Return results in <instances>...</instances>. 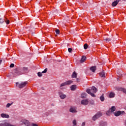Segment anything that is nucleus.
<instances>
[{
    "label": "nucleus",
    "mask_w": 126,
    "mask_h": 126,
    "mask_svg": "<svg viewBox=\"0 0 126 126\" xmlns=\"http://www.w3.org/2000/svg\"><path fill=\"white\" fill-rule=\"evenodd\" d=\"M111 40V38H106L104 39V41H105V42H110Z\"/></svg>",
    "instance_id": "31"
},
{
    "label": "nucleus",
    "mask_w": 126,
    "mask_h": 126,
    "mask_svg": "<svg viewBox=\"0 0 126 126\" xmlns=\"http://www.w3.org/2000/svg\"><path fill=\"white\" fill-rule=\"evenodd\" d=\"M47 71H48V69L47 68H45L44 69V70L42 72V73H46V72H47Z\"/></svg>",
    "instance_id": "32"
},
{
    "label": "nucleus",
    "mask_w": 126,
    "mask_h": 126,
    "mask_svg": "<svg viewBox=\"0 0 126 126\" xmlns=\"http://www.w3.org/2000/svg\"><path fill=\"white\" fill-rule=\"evenodd\" d=\"M115 97V93H110L109 94V98H114Z\"/></svg>",
    "instance_id": "22"
},
{
    "label": "nucleus",
    "mask_w": 126,
    "mask_h": 126,
    "mask_svg": "<svg viewBox=\"0 0 126 126\" xmlns=\"http://www.w3.org/2000/svg\"><path fill=\"white\" fill-rule=\"evenodd\" d=\"M1 117L2 118H6V119H8V118H9V115L4 113H2L1 114Z\"/></svg>",
    "instance_id": "13"
},
{
    "label": "nucleus",
    "mask_w": 126,
    "mask_h": 126,
    "mask_svg": "<svg viewBox=\"0 0 126 126\" xmlns=\"http://www.w3.org/2000/svg\"><path fill=\"white\" fill-rule=\"evenodd\" d=\"M87 96V94L85 93H83L82 94H81V97L82 98H86Z\"/></svg>",
    "instance_id": "24"
},
{
    "label": "nucleus",
    "mask_w": 126,
    "mask_h": 126,
    "mask_svg": "<svg viewBox=\"0 0 126 126\" xmlns=\"http://www.w3.org/2000/svg\"><path fill=\"white\" fill-rule=\"evenodd\" d=\"M68 51L69 53H71V52H72V49L68 48Z\"/></svg>",
    "instance_id": "35"
},
{
    "label": "nucleus",
    "mask_w": 126,
    "mask_h": 126,
    "mask_svg": "<svg viewBox=\"0 0 126 126\" xmlns=\"http://www.w3.org/2000/svg\"><path fill=\"white\" fill-rule=\"evenodd\" d=\"M70 89H71V90L72 91H74V90L75 89H76V85H72L71 87H70Z\"/></svg>",
    "instance_id": "16"
},
{
    "label": "nucleus",
    "mask_w": 126,
    "mask_h": 126,
    "mask_svg": "<svg viewBox=\"0 0 126 126\" xmlns=\"http://www.w3.org/2000/svg\"><path fill=\"white\" fill-rule=\"evenodd\" d=\"M88 103H89V101H88V99H85L81 101L82 105H84L85 106H86V105H88Z\"/></svg>",
    "instance_id": "6"
},
{
    "label": "nucleus",
    "mask_w": 126,
    "mask_h": 126,
    "mask_svg": "<svg viewBox=\"0 0 126 126\" xmlns=\"http://www.w3.org/2000/svg\"><path fill=\"white\" fill-rule=\"evenodd\" d=\"M102 116V113L101 112H98L95 115H94L93 118V121H96L97 119H99L100 117H101Z\"/></svg>",
    "instance_id": "3"
},
{
    "label": "nucleus",
    "mask_w": 126,
    "mask_h": 126,
    "mask_svg": "<svg viewBox=\"0 0 126 126\" xmlns=\"http://www.w3.org/2000/svg\"><path fill=\"white\" fill-rule=\"evenodd\" d=\"M73 126H77L76 125H77V124L76 123V120H74L73 121Z\"/></svg>",
    "instance_id": "27"
},
{
    "label": "nucleus",
    "mask_w": 126,
    "mask_h": 126,
    "mask_svg": "<svg viewBox=\"0 0 126 126\" xmlns=\"http://www.w3.org/2000/svg\"><path fill=\"white\" fill-rule=\"evenodd\" d=\"M82 126H85V123L83 122L82 124Z\"/></svg>",
    "instance_id": "38"
},
{
    "label": "nucleus",
    "mask_w": 126,
    "mask_h": 126,
    "mask_svg": "<svg viewBox=\"0 0 126 126\" xmlns=\"http://www.w3.org/2000/svg\"><path fill=\"white\" fill-rule=\"evenodd\" d=\"M65 82L66 83V85H70V84H72V82H73V81H72V80H69V81H67Z\"/></svg>",
    "instance_id": "19"
},
{
    "label": "nucleus",
    "mask_w": 126,
    "mask_h": 126,
    "mask_svg": "<svg viewBox=\"0 0 126 126\" xmlns=\"http://www.w3.org/2000/svg\"><path fill=\"white\" fill-rule=\"evenodd\" d=\"M122 114V111H118L117 112H115L114 113V115L116 116V117H119V116H120V115Z\"/></svg>",
    "instance_id": "11"
},
{
    "label": "nucleus",
    "mask_w": 126,
    "mask_h": 126,
    "mask_svg": "<svg viewBox=\"0 0 126 126\" xmlns=\"http://www.w3.org/2000/svg\"><path fill=\"white\" fill-rule=\"evenodd\" d=\"M77 76V74L75 72V71L73 72L72 74V78H76Z\"/></svg>",
    "instance_id": "17"
},
{
    "label": "nucleus",
    "mask_w": 126,
    "mask_h": 126,
    "mask_svg": "<svg viewBox=\"0 0 126 126\" xmlns=\"http://www.w3.org/2000/svg\"><path fill=\"white\" fill-rule=\"evenodd\" d=\"M107 126V123L104 122L103 121L100 122V126Z\"/></svg>",
    "instance_id": "20"
},
{
    "label": "nucleus",
    "mask_w": 126,
    "mask_h": 126,
    "mask_svg": "<svg viewBox=\"0 0 126 126\" xmlns=\"http://www.w3.org/2000/svg\"><path fill=\"white\" fill-rule=\"evenodd\" d=\"M70 113H77L76 107L71 106L69 109Z\"/></svg>",
    "instance_id": "5"
},
{
    "label": "nucleus",
    "mask_w": 126,
    "mask_h": 126,
    "mask_svg": "<svg viewBox=\"0 0 126 126\" xmlns=\"http://www.w3.org/2000/svg\"><path fill=\"white\" fill-rule=\"evenodd\" d=\"M10 106H11V104L7 103L6 105V108H9V107H10Z\"/></svg>",
    "instance_id": "33"
},
{
    "label": "nucleus",
    "mask_w": 126,
    "mask_h": 126,
    "mask_svg": "<svg viewBox=\"0 0 126 126\" xmlns=\"http://www.w3.org/2000/svg\"><path fill=\"white\" fill-rule=\"evenodd\" d=\"M111 113L112 112L109 110V111L106 112V115L107 116H110V115H111Z\"/></svg>",
    "instance_id": "30"
},
{
    "label": "nucleus",
    "mask_w": 126,
    "mask_h": 126,
    "mask_svg": "<svg viewBox=\"0 0 126 126\" xmlns=\"http://www.w3.org/2000/svg\"><path fill=\"white\" fill-rule=\"evenodd\" d=\"M77 82H79V79H77Z\"/></svg>",
    "instance_id": "40"
},
{
    "label": "nucleus",
    "mask_w": 126,
    "mask_h": 126,
    "mask_svg": "<svg viewBox=\"0 0 126 126\" xmlns=\"http://www.w3.org/2000/svg\"><path fill=\"white\" fill-rule=\"evenodd\" d=\"M56 34H60V31L59 30H56V31H55Z\"/></svg>",
    "instance_id": "34"
},
{
    "label": "nucleus",
    "mask_w": 126,
    "mask_h": 126,
    "mask_svg": "<svg viewBox=\"0 0 126 126\" xmlns=\"http://www.w3.org/2000/svg\"><path fill=\"white\" fill-rule=\"evenodd\" d=\"M59 96L61 99H64L66 97V95L63 94L62 93H59Z\"/></svg>",
    "instance_id": "10"
},
{
    "label": "nucleus",
    "mask_w": 126,
    "mask_h": 126,
    "mask_svg": "<svg viewBox=\"0 0 126 126\" xmlns=\"http://www.w3.org/2000/svg\"><path fill=\"white\" fill-rule=\"evenodd\" d=\"M32 126H38V125H37L36 124H32Z\"/></svg>",
    "instance_id": "37"
},
{
    "label": "nucleus",
    "mask_w": 126,
    "mask_h": 126,
    "mask_svg": "<svg viewBox=\"0 0 126 126\" xmlns=\"http://www.w3.org/2000/svg\"><path fill=\"white\" fill-rule=\"evenodd\" d=\"M2 63V60H0V63Z\"/></svg>",
    "instance_id": "39"
},
{
    "label": "nucleus",
    "mask_w": 126,
    "mask_h": 126,
    "mask_svg": "<svg viewBox=\"0 0 126 126\" xmlns=\"http://www.w3.org/2000/svg\"><path fill=\"white\" fill-rule=\"evenodd\" d=\"M15 75H20V74H21V73H20L18 69H16L15 70Z\"/></svg>",
    "instance_id": "14"
},
{
    "label": "nucleus",
    "mask_w": 126,
    "mask_h": 126,
    "mask_svg": "<svg viewBox=\"0 0 126 126\" xmlns=\"http://www.w3.org/2000/svg\"><path fill=\"white\" fill-rule=\"evenodd\" d=\"M42 73H41V72H38L37 73V75H38V76H39V77H41V76H42L43 75V74H42Z\"/></svg>",
    "instance_id": "29"
},
{
    "label": "nucleus",
    "mask_w": 126,
    "mask_h": 126,
    "mask_svg": "<svg viewBox=\"0 0 126 126\" xmlns=\"http://www.w3.org/2000/svg\"><path fill=\"white\" fill-rule=\"evenodd\" d=\"M10 67H14V64L11 63V64L10 65Z\"/></svg>",
    "instance_id": "36"
},
{
    "label": "nucleus",
    "mask_w": 126,
    "mask_h": 126,
    "mask_svg": "<svg viewBox=\"0 0 126 126\" xmlns=\"http://www.w3.org/2000/svg\"><path fill=\"white\" fill-rule=\"evenodd\" d=\"M90 70L93 72H95V70H96V66H93L91 67Z\"/></svg>",
    "instance_id": "15"
},
{
    "label": "nucleus",
    "mask_w": 126,
    "mask_h": 126,
    "mask_svg": "<svg viewBox=\"0 0 126 126\" xmlns=\"http://www.w3.org/2000/svg\"><path fill=\"white\" fill-rule=\"evenodd\" d=\"M99 75L100 77H105V72L104 71L99 73Z\"/></svg>",
    "instance_id": "21"
},
{
    "label": "nucleus",
    "mask_w": 126,
    "mask_h": 126,
    "mask_svg": "<svg viewBox=\"0 0 126 126\" xmlns=\"http://www.w3.org/2000/svg\"><path fill=\"white\" fill-rule=\"evenodd\" d=\"M109 111H110L111 113L115 112V111H116V107H115V106L111 107V108L109 109Z\"/></svg>",
    "instance_id": "18"
},
{
    "label": "nucleus",
    "mask_w": 126,
    "mask_h": 126,
    "mask_svg": "<svg viewBox=\"0 0 126 126\" xmlns=\"http://www.w3.org/2000/svg\"><path fill=\"white\" fill-rule=\"evenodd\" d=\"M88 48V45L87 44V43L85 44L84 45V48L85 49V50H87Z\"/></svg>",
    "instance_id": "26"
},
{
    "label": "nucleus",
    "mask_w": 126,
    "mask_h": 126,
    "mask_svg": "<svg viewBox=\"0 0 126 126\" xmlns=\"http://www.w3.org/2000/svg\"><path fill=\"white\" fill-rule=\"evenodd\" d=\"M97 91H98V90L94 86H93L92 87L91 90H90V89H88L86 90L87 93H88V94H90V95H91V96H92V97H95L96 96L94 94L96 93V92H97Z\"/></svg>",
    "instance_id": "1"
},
{
    "label": "nucleus",
    "mask_w": 126,
    "mask_h": 126,
    "mask_svg": "<svg viewBox=\"0 0 126 126\" xmlns=\"http://www.w3.org/2000/svg\"><path fill=\"white\" fill-rule=\"evenodd\" d=\"M28 82H22L20 83L17 82L16 83V86L17 87H18V88H20V89H21L22 88L25 87V86H26V85L28 84Z\"/></svg>",
    "instance_id": "2"
},
{
    "label": "nucleus",
    "mask_w": 126,
    "mask_h": 126,
    "mask_svg": "<svg viewBox=\"0 0 126 126\" xmlns=\"http://www.w3.org/2000/svg\"><path fill=\"white\" fill-rule=\"evenodd\" d=\"M22 71L25 73H27V72L29 71V70L28 69V67H23L22 68Z\"/></svg>",
    "instance_id": "8"
},
{
    "label": "nucleus",
    "mask_w": 126,
    "mask_h": 126,
    "mask_svg": "<svg viewBox=\"0 0 126 126\" xmlns=\"http://www.w3.org/2000/svg\"><path fill=\"white\" fill-rule=\"evenodd\" d=\"M86 61V57L82 56L80 62L81 63H84V62H85Z\"/></svg>",
    "instance_id": "12"
},
{
    "label": "nucleus",
    "mask_w": 126,
    "mask_h": 126,
    "mask_svg": "<svg viewBox=\"0 0 126 126\" xmlns=\"http://www.w3.org/2000/svg\"><path fill=\"white\" fill-rule=\"evenodd\" d=\"M22 123L24 124V125H25L26 126H29V121H27L26 120H22Z\"/></svg>",
    "instance_id": "9"
},
{
    "label": "nucleus",
    "mask_w": 126,
    "mask_h": 126,
    "mask_svg": "<svg viewBox=\"0 0 126 126\" xmlns=\"http://www.w3.org/2000/svg\"><path fill=\"white\" fill-rule=\"evenodd\" d=\"M4 21L6 23V24H9V20H5V19H2V18L0 19V23L1 24H2V23H3Z\"/></svg>",
    "instance_id": "4"
},
{
    "label": "nucleus",
    "mask_w": 126,
    "mask_h": 126,
    "mask_svg": "<svg viewBox=\"0 0 126 126\" xmlns=\"http://www.w3.org/2000/svg\"><path fill=\"white\" fill-rule=\"evenodd\" d=\"M119 2H120V0H115V1L112 2V6H116V5H118Z\"/></svg>",
    "instance_id": "7"
},
{
    "label": "nucleus",
    "mask_w": 126,
    "mask_h": 126,
    "mask_svg": "<svg viewBox=\"0 0 126 126\" xmlns=\"http://www.w3.org/2000/svg\"><path fill=\"white\" fill-rule=\"evenodd\" d=\"M119 90L120 91H122L123 92H124V93H125V94H126V89L123 88H120L119 89Z\"/></svg>",
    "instance_id": "23"
},
{
    "label": "nucleus",
    "mask_w": 126,
    "mask_h": 126,
    "mask_svg": "<svg viewBox=\"0 0 126 126\" xmlns=\"http://www.w3.org/2000/svg\"><path fill=\"white\" fill-rule=\"evenodd\" d=\"M100 99L101 100V102H103L105 100V97H104V95H101L100 97Z\"/></svg>",
    "instance_id": "25"
},
{
    "label": "nucleus",
    "mask_w": 126,
    "mask_h": 126,
    "mask_svg": "<svg viewBox=\"0 0 126 126\" xmlns=\"http://www.w3.org/2000/svg\"><path fill=\"white\" fill-rule=\"evenodd\" d=\"M66 86V83L65 82H64V83H63L61 84L60 87H63V86Z\"/></svg>",
    "instance_id": "28"
}]
</instances>
